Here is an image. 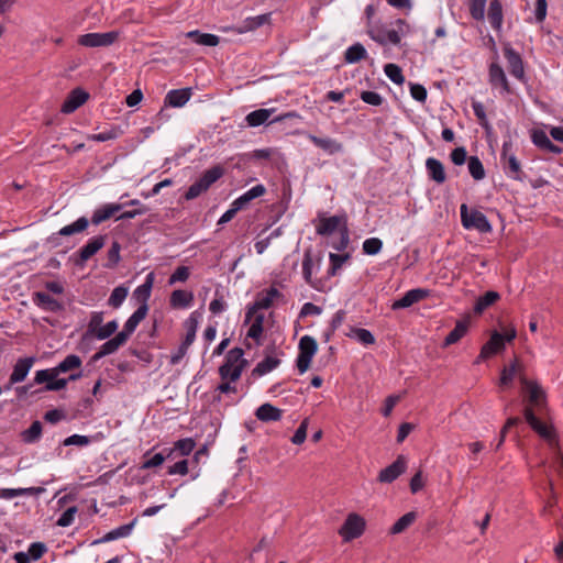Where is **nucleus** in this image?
<instances>
[{"instance_id": "obj_1", "label": "nucleus", "mask_w": 563, "mask_h": 563, "mask_svg": "<svg viewBox=\"0 0 563 563\" xmlns=\"http://www.w3.org/2000/svg\"><path fill=\"white\" fill-rule=\"evenodd\" d=\"M462 225L466 230L475 229L481 233H489L493 228L487 217L477 209L468 210L466 203H462L460 208Z\"/></svg>"}, {"instance_id": "obj_2", "label": "nucleus", "mask_w": 563, "mask_h": 563, "mask_svg": "<svg viewBox=\"0 0 563 563\" xmlns=\"http://www.w3.org/2000/svg\"><path fill=\"white\" fill-rule=\"evenodd\" d=\"M512 143L510 141L504 142L500 154V162L505 174L517 181H523L527 177L521 168L520 162L514 154H510Z\"/></svg>"}, {"instance_id": "obj_3", "label": "nucleus", "mask_w": 563, "mask_h": 563, "mask_svg": "<svg viewBox=\"0 0 563 563\" xmlns=\"http://www.w3.org/2000/svg\"><path fill=\"white\" fill-rule=\"evenodd\" d=\"M107 235H96L88 240L76 253L73 254V263L76 267H84L88 260L96 255L104 245Z\"/></svg>"}, {"instance_id": "obj_4", "label": "nucleus", "mask_w": 563, "mask_h": 563, "mask_svg": "<svg viewBox=\"0 0 563 563\" xmlns=\"http://www.w3.org/2000/svg\"><path fill=\"white\" fill-rule=\"evenodd\" d=\"M519 380L522 387L528 393V402L530 408H536L537 411L541 412L547 407V394L538 382L528 379L525 375L519 376Z\"/></svg>"}, {"instance_id": "obj_5", "label": "nucleus", "mask_w": 563, "mask_h": 563, "mask_svg": "<svg viewBox=\"0 0 563 563\" xmlns=\"http://www.w3.org/2000/svg\"><path fill=\"white\" fill-rule=\"evenodd\" d=\"M366 528L365 519L358 514L351 512L339 529V534L345 542L360 538Z\"/></svg>"}, {"instance_id": "obj_6", "label": "nucleus", "mask_w": 563, "mask_h": 563, "mask_svg": "<svg viewBox=\"0 0 563 563\" xmlns=\"http://www.w3.org/2000/svg\"><path fill=\"white\" fill-rule=\"evenodd\" d=\"M523 417L531 429L538 433L543 440L552 443L556 441L558 435L553 426H548L542 422L534 413V410L530 407L523 409Z\"/></svg>"}, {"instance_id": "obj_7", "label": "nucleus", "mask_w": 563, "mask_h": 563, "mask_svg": "<svg viewBox=\"0 0 563 563\" xmlns=\"http://www.w3.org/2000/svg\"><path fill=\"white\" fill-rule=\"evenodd\" d=\"M120 33L110 31L106 33H86L78 37L77 43L85 47H106L112 45Z\"/></svg>"}, {"instance_id": "obj_8", "label": "nucleus", "mask_w": 563, "mask_h": 563, "mask_svg": "<svg viewBox=\"0 0 563 563\" xmlns=\"http://www.w3.org/2000/svg\"><path fill=\"white\" fill-rule=\"evenodd\" d=\"M504 56L508 63L509 73L518 80L526 82L525 66L521 55L515 51L510 43H505L503 46Z\"/></svg>"}, {"instance_id": "obj_9", "label": "nucleus", "mask_w": 563, "mask_h": 563, "mask_svg": "<svg viewBox=\"0 0 563 563\" xmlns=\"http://www.w3.org/2000/svg\"><path fill=\"white\" fill-rule=\"evenodd\" d=\"M407 470V459L405 455L400 454L397 459L387 467L383 468L377 477V481L380 483L390 484L396 481L401 474H404Z\"/></svg>"}, {"instance_id": "obj_10", "label": "nucleus", "mask_w": 563, "mask_h": 563, "mask_svg": "<svg viewBox=\"0 0 563 563\" xmlns=\"http://www.w3.org/2000/svg\"><path fill=\"white\" fill-rule=\"evenodd\" d=\"M372 40L380 45L391 43L394 45L400 44L401 37L397 30H387L383 24H375L368 30Z\"/></svg>"}, {"instance_id": "obj_11", "label": "nucleus", "mask_w": 563, "mask_h": 563, "mask_svg": "<svg viewBox=\"0 0 563 563\" xmlns=\"http://www.w3.org/2000/svg\"><path fill=\"white\" fill-rule=\"evenodd\" d=\"M341 225H347V216L345 213L320 218L319 224L316 227V232L321 236H328L335 230L340 231Z\"/></svg>"}, {"instance_id": "obj_12", "label": "nucleus", "mask_w": 563, "mask_h": 563, "mask_svg": "<svg viewBox=\"0 0 563 563\" xmlns=\"http://www.w3.org/2000/svg\"><path fill=\"white\" fill-rule=\"evenodd\" d=\"M89 97L90 95L86 90L77 87L68 93L60 107V111L66 114L73 113L81 107Z\"/></svg>"}, {"instance_id": "obj_13", "label": "nucleus", "mask_w": 563, "mask_h": 563, "mask_svg": "<svg viewBox=\"0 0 563 563\" xmlns=\"http://www.w3.org/2000/svg\"><path fill=\"white\" fill-rule=\"evenodd\" d=\"M489 84L494 88H500L505 93H512L509 81L503 67L498 63H492L488 67Z\"/></svg>"}, {"instance_id": "obj_14", "label": "nucleus", "mask_w": 563, "mask_h": 563, "mask_svg": "<svg viewBox=\"0 0 563 563\" xmlns=\"http://www.w3.org/2000/svg\"><path fill=\"white\" fill-rule=\"evenodd\" d=\"M430 295L429 289L415 288L408 290L400 299L394 301L391 308L394 310L405 309L412 306L416 302L427 298Z\"/></svg>"}, {"instance_id": "obj_15", "label": "nucleus", "mask_w": 563, "mask_h": 563, "mask_svg": "<svg viewBox=\"0 0 563 563\" xmlns=\"http://www.w3.org/2000/svg\"><path fill=\"white\" fill-rule=\"evenodd\" d=\"M36 361L35 356L21 357L16 361L11 373V384H19L25 380L32 366Z\"/></svg>"}, {"instance_id": "obj_16", "label": "nucleus", "mask_w": 563, "mask_h": 563, "mask_svg": "<svg viewBox=\"0 0 563 563\" xmlns=\"http://www.w3.org/2000/svg\"><path fill=\"white\" fill-rule=\"evenodd\" d=\"M148 312V305L139 306L132 316L125 321L123 330L119 333L128 341L137 328L139 323L145 319Z\"/></svg>"}, {"instance_id": "obj_17", "label": "nucleus", "mask_w": 563, "mask_h": 563, "mask_svg": "<svg viewBox=\"0 0 563 563\" xmlns=\"http://www.w3.org/2000/svg\"><path fill=\"white\" fill-rule=\"evenodd\" d=\"M192 90L190 87L169 90L164 99L165 107L180 108L190 99Z\"/></svg>"}, {"instance_id": "obj_18", "label": "nucleus", "mask_w": 563, "mask_h": 563, "mask_svg": "<svg viewBox=\"0 0 563 563\" xmlns=\"http://www.w3.org/2000/svg\"><path fill=\"white\" fill-rule=\"evenodd\" d=\"M501 333L494 331L489 340L482 346L479 352V358H489L495 354L500 353L505 350V344Z\"/></svg>"}, {"instance_id": "obj_19", "label": "nucleus", "mask_w": 563, "mask_h": 563, "mask_svg": "<svg viewBox=\"0 0 563 563\" xmlns=\"http://www.w3.org/2000/svg\"><path fill=\"white\" fill-rule=\"evenodd\" d=\"M125 343L126 340L120 333H117L100 346L99 351L92 355L91 361L97 362L107 355L113 354Z\"/></svg>"}, {"instance_id": "obj_20", "label": "nucleus", "mask_w": 563, "mask_h": 563, "mask_svg": "<svg viewBox=\"0 0 563 563\" xmlns=\"http://www.w3.org/2000/svg\"><path fill=\"white\" fill-rule=\"evenodd\" d=\"M33 301L36 306L43 308L44 310L51 311V312H59L64 309V306L60 301L53 298L51 295L43 292V291H36L33 295Z\"/></svg>"}, {"instance_id": "obj_21", "label": "nucleus", "mask_w": 563, "mask_h": 563, "mask_svg": "<svg viewBox=\"0 0 563 563\" xmlns=\"http://www.w3.org/2000/svg\"><path fill=\"white\" fill-rule=\"evenodd\" d=\"M533 144L540 150L553 153L561 154L563 148L555 145L543 130H534L531 135Z\"/></svg>"}, {"instance_id": "obj_22", "label": "nucleus", "mask_w": 563, "mask_h": 563, "mask_svg": "<svg viewBox=\"0 0 563 563\" xmlns=\"http://www.w3.org/2000/svg\"><path fill=\"white\" fill-rule=\"evenodd\" d=\"M426 168L429 178L434 183L441 185L446 180L444 165L442 164L441 161L434 157H429L426 161Z\"/></svg>"}, {"instance_id": "obj_23", "label": "nucleus", "mask_w": 563, "mask_h": 563, "mask_svg": "<svg viewBox=\"0 0 563 563\" xmlns=\"http://www.w3.org/2000/svg\"><path fill=\"white\" fill-rule=\"evenodd\" d=\"M135 522H136V518H134L131 522H129L126 525H122V526L107 532L102 538L92 541L91 544L96 545V544H100V543H104V542H110V541L117 540L119 538H125V537L130 536V533L132 532V529L135 526Z\"/></svg>"}, {"instance_id": "obj_24", "label": "nucleus", "mask_w": 563, "mask_h": 563, "mask_svg": "<svg viewBox=\"0 0 563 563\" xmlns=\"http://www.w3.org/2000/svg\"><path fill=\"white\" fill-rule=\"evenodd\" d=\"M282 416L283 410L269 402L261 405L255 411V417L263 422L278 421Z\"/></svg>"}, {"instance_id": "obj_25", "label": "nucleus", "mask_w": 563, "mask_h": 563, "mask_svg": "<svg viewBox=\"0 0 563 563\" xmlns=\"http://www.w3.org/2000/svg\"><path fill=\"white\" fill-rule=\"evenodd\" d=\"M487 16L492 27L499 32L504 20L503 4L500 0H490Z\"/></svg>"}, {"instance_id": "obj_26", "label": "nucleus", "mask_w": 563, "mask_h": 563, "mask_svg": "<svg viewBox=\"0 0 563 563\" xmlns=\"http://www.w3.org/2000/svg\"><path fill=\"white\" fill-rule=\"evenodd\" d=\"M122 208H123L122 203H108V205H104L103 207L97 209L93 212V214L91 217L92 224L98 225V224L107 221L112 216H114L118 211H120Z\"/></svg>"}, {"instance_id": "obj_27", "label": "nucleus", "mask_w": 563, "mask_h": 563, "mask_svg": "<svg viewBox=\"0 0 563 563\" xmlns=\"http://www.w3.org/2000/svg\"><path fill=\"white\" fill-rule=\"evenodd\" d=\"M154 284V273L147 274L145 282L133 291V298L140 306L147 305Z\"/></svg>"}, {"instance_id": "obj_28", "label": "nucleus", "mask_w": 563, "mask_h": 563, "mask_svg": "<svg viewBox=\"0 0 563 563\" xmlns=\"http://www.w3.org/2000/svg\"><path fill=\"white\" fill-rule=\"evenodd\" d=\"M500 299V294L495 290H488L479 296L474 305V313L482 314L487 308L496 303Z\"/></svg>"}, {"instance_id": "obj_29", "label": "nucleus", "mask_w": 563, "mask_h": 563, "mask_svg": "<svg viewBox=\"0 0 563 563\" xmlns=\"http://www.w3.org/2000/svg\"><path fill=\"white\" fill-rule=\"evenodd\" d=\"M467 330L468 319L456 321L454 329L445 336L442 347H448L459 342L467 333Z\"/></svg>"}, {"instance_id": "obj_30", "label": "nucleus", "mask_w": 563, "mask_h": 563, "mask_svg": "<svg viewBox=\"0 0 563 563\" xmlns=\"http://www.w3.org/2000/svg\"><path fill=\"white\" fill-rule=\"evenodd\" d=\"M45 492L43 487L27 488H2L0 489V498L11 499L18 496H38Z\"/></svg>"}, {"instance_id": "obj_31", "label": "nucleus", "mask_w": 563, "mask_h": 563, "mask_svg": "<svg viewBox=\"0 0 563 563\" xmlns=\"http://www.w3.org/2000/svg\"><path fill=\"white\" fill-rule=\"evenodd\" d=\"M269 21H271V13H264V14H260L256 16H250V18H246L243 22V25L238 27L235 31L239 34L254 31V30L261 27L262 25L269 23Z\"/></svg>"}, {"instance_id": "obj_32", "label": "nucleus", "mask_w": 563, "mask_h": 563, "mask_svg": "<svg viewBox=\"0 0 563 563\" xmlns=\"http://www.w3.org/2000/svg\"><path fill=\"white\" fill-rule=\"evenodd\" d=\"M194 301L192 291L176 289L172 292L169 305L174 309L188 307Z\"/></svg>"}, {"instance_id": "obj_33", "label": "nucleus", "mask_w": 563, "mask_h": 563, "mask_svg": "<svg viewBox=\"0 0 563 563\" xmlns=\"http://www.w3.org/2000/svg\"><path fill=\"white\" fill-rule=\"evenodd\" d=\"M186 36L194 43L202 46H217L220 37L211 33H202L199 30L189 31Z\"/></svg>"}, {"instance_id": "obj_34", "label": "nucleus", "mask_w": 563, "mask_h": 563, "mask_svg": "<svg viewBox=\"0 0 563 563\" xmlns=\"http://www.w3.org/2000/svg\"><path fill=\"white\" fill-rule=\"evenodd\" d=\"M308 139L319 148L329 154H335L342 151V144L330 137H319L310 134Z\"/></svg>"}, {"instance_id": "obj_35", "label": "nucleus", "mask_w": 563, "mask_h": 563, "mask_svg": "<svg viewBox=\"0 0 563 563\" xmlns=\"http://www.w3.org/2000/svg\"><path fill=\"white\" fill-rule=\"evenodd\" d=\"M275 112V109H257L252 112H250L245 117V121L249 126L256 128L262 124H265L271 115Z\"/></svg>"}, {"instance_id": "obj_36", "label": "nucleus", "mask_w": 563, "mask_h": 563, "mask_svg": "<svg viewBox=\"0 0 563 563\" xmlns=\"http://www.w3.org/2000/svg\"><path fill=\"white\" fill-rule=\"evenodd\" d=\"M266 192V188L264 185H256L246 192H244L242 196L236 198L233 202L243 210L247 207V205L255 198L262 197Z\"/></svg>"}, {"instance_id": "obj_37", "label": "nucleus", "mask_w": 563, "mask_h": 563, "mask_svg": "<svg viewBox=\"0 0 563 563\" xmlns=\"http://www.w3.org/2000/svg\"><path fill=\"white\" fill-rule=\"evenodd\" d=\"M280 364V360L274 356L266 355L257 365L252 369L251 376L256 378L263 376Z\"/></svg>"}, {"instance_id": "obj_38", "label": "nucleus", "mask_w": 563, "mask_h": 563, "mask_svg": "<svg viewBox=\"0 0 563 563\" xmlns=\"http://www.w3.org/2000/svg\"><path fill=\"white\" fill-rule=\"evenodd\" d=\"M520 371L518 360L515 358L508 366L500 372L499 386L506 388L512 385L516 374Z\"/></svg>"}, {"instance_id": "obj_39", "label": "nucleus", "mask_w": 563, "mask_h": 563, "mask_svg": "<svg viewBox=\"0 0 563 563\" xmlns=\"http://www.w3.org/2000/svg\"><path fill=\"white\" fill-rule=\"evenodd\" d=\"M224 175V168L220 164L212 166L205 170L199 177L203 183V186L208 190L216 181H218Z\"/></svg>"}, {"instance_id": "obj_40", "label": "nucleus", "mask_w": 563, "mask_h": 563, "mask_svg": "<svg viewBox=\"0 0 563 563\" xmlns=\"http://www.w3.org/2000/svg\"><path fill=\"white\" fill-rule=\"evenodd\" d=\"M42 431H43V426H42L41 421L35 420L31 423V426L27 429H25L21 432V434H20L21 440L27 444L35 443L41 439Z\"/></svg>"}, {"instance_id": "obj_41", "label": "nucleus", "mask_w": 563, "mask_h": 563, "mask_svg": "<svg viewBox=\"0 0 563 563\" xmlns=\"http://www.w3.org/2000/svg\"><path fill=\"white\" fill-rule=\"evenodd\" d=\"M89 225V220L86 217L78 218L75 222L62 228L57 235L69 236L76 233L84 232Z\"/></svg>"}, {"instance_id": "obj_42", "label": "nucleus", "mask_w": 563, "mask_h": 563, "mask_svg": "<svg viewBox=\"0 0 563 563\" xmlns=\"http://www.w3.org/2000/svg\"><path fill=\"white\" fill-rule=\"evenodd\" d=\"M417 519L416 511H409L401 516L390 528V534H399L409 528Z\"/></svg>"}, {"instance_id": "obj_43", "label": "nucleus", "mask_w": 563, "mask_h": 563, "mask_svg": "<svg viewBox=\"0 0 563 563\" xmlns=\"http://www.w3.org/2000/svg\"><path fill=\"white\" fill-rule=\"evenodd\" d=\"M367 52L361 43L351 45L344 54V60L349 64H355L366 58Z\"/></svg>"}, {"instance_id": "obj_44", "label": "nucleus", "mask_w": 563, "mask_h": 563, "mask_svg": "<svg viewBox=\"0 0 563 563\" xmlns=\"http://www.w3.org/2000/svg\"><path fill=\"white\" fill-rule=\"evenodd\" d=\"M124 206H131V207H137L136 209L134 208H131V210H126L124 212H122L118 218L117 220H128V219H133L135 218L136 216H142V214H145L147 211H148V208L144 205H142L140 202V200L137 199H132L125 203H123V207Z\"/></svg>"}, {"instance_id": "obj_45", "label": "nucleus", "mask_w": 563, "mask_h": 563, "mask_svg": "<svg viewBox=\"0 0 563 563\" xmlns=\"http://www.w3.org/2000/svg\"><path fill=\"white\" fill-rule=\"evenodd\" d=\"M81 364V358L78 355L69 354L54 368L57 375H59L60 373H67L73 369L80 368Z\"/></svg>"}, {"instance_id": "obj_46", "label": "nucleus", "mask_w": 563, "mask_h": 563, "mask_svg": "<svg viewBox=\"0 0 563 563\" xmlns=\"http://www.w3.org/2000/svg\"><path fill=\"white\" fill-rule=\"evenodd\" d=\"M120 251L121 244L118 241H113L107 253V262L103 264L106 268L112 269L118 266L121 261Z\"/></svg>"}, {"instance_id": "obj_47", "label": "nucleus", "mask_w": 563, "mask_h": 563, "mask_svg": "<svg viewBox=\"0 0 563 563\" xmlns=\"http://www.w3.org/2000/svg\"><path fill=\"white\" fill-rule=\"evenodd\" d=\"M346 335L357 339V341L364 345H372L375 343V336L369 330L366 329L352 327Z\"/></svg>"}, {"instance_id": "obj_48", "label": "nucleus", "mask_w": 563, "mask_h": 563, "mask_svg": "<svg viewBox=\"0 0 563 563\" xmlns=\"http://www.w3.org/2000/svg\"><path fill=\"white\" fill-rule=\"evenodd\" d=\"M467 167L471 176L475 180H482L485 177V168L478 156H470L467 159Z\"/></svg>"}, {"instance_id": "obj_49", "label": "nucleus", "mask_w": 563, "mask_h": 563, "mask_svg": "<svg viewBox=\"0 0 563 563\" xmlns=\"http://www.w3.org/2000/svg\"><path fill=\"white\" fill-rule=\"evenodd\" d=\"M122 134H123V131L120 126H111L110 130H107V131H103L100 133H96V134H91L88 136V139L91 141H95V142H107L110 140H115L119 136H121Z\"/></svg>"}, {"instance_id": "obj_50", "label": "nucleus", "mask_w": 563, "mask_h": 563, "mask_svg": "<svg viewBox=\"0 0 563 563\" xmlns=\"http://www.w3.org/2000/svg\"><path fill=\"white\" fill-rule=\"evenodd\" d=\"M219 375L222 380L235 383L240 379L242 372L240 368L235 367V365L230 366L228 364H222L219 367Z\"/></svg>"}, {"instance_id": "obj_51", "label": "nucleus", "mask_w": 563, "mask_h": 563, "mask_svg": "<svg viewBox=\"0 0 563 563\" xmlns=\"http://www.w3.org/2000/svg\"><path fill=\"white\" fill-rule=\"evenodd\" d=\"M128 294H129L128 287H125L123 285L115 287L112 290V292L108 299L109 306H111L113 308H119L125 300Z\"/></svg>"}, {"instance_id": "obj_52", "label": "nucleus", "mask_w": 563, "mask_h": 563, "mask_svg": "<svg viewBox=\"0 0 563 563\" xmlns=\"http://www.w3.org/2000/svg\"><path fill=\"white\" fill-rule=\"evenodd\" d=\"M487 0H468V10L472 19L483 21Z\"/></svg>"}, {"instance_id": "obj_53", "label": "nucleus", "mask_w": 563, "mask_h": 563, "mask_svg": "<svg viewBox=\"0 0 563 563\" xmlns=\"http://www.w3.org/2000/svg\"><path fill=\"white\" fill-rule=\"evenodd\" d=\"M298 349H299V352L302 354H307V355L311 354V356H314L318 351V343L314 338H312L310 335H303L299 340Z\"/></svg>"}, {"instance_id": "obj_54", "label": "nucleus", "mask_w": 563, "mask_h": 563, "mask_svg": "<svg viewBox=\"0 0 563 563\" xmlns=\"http://www.w3.org/2000/svg\"><path fill=\"white\" fill-rule=\"evenodd\" d=\"M386 76L396 85H402L405 82V76L401 68L393 63L386 64L384 67Z\"/></svg>"}, {"instance_id": "obj_55", "label": "nucleus", "mask_w": 563, "mask_h": 563, "mask_svg": "<svg viewBox=\"0 0 563 563\" xmlns=\"http://www.w3.org/2000/svg\"><path fill=\"white\" fill-rule=\"evenodd\" d=\"M264 314L257 313L247 331V336L254 340H258L264 331Z\"/></svg>"}, {"instance_id": "obj_56", "label": "nucleus", "mask_w": 563, "mask_h": 563, "mask_svg": "<svg viewBox=\"0 0 563 563\" xmlns=\"http://www.w3.org/2000/svg\"><path fill=\"white\" fill-rule=\"evenodd\" d=\"M472 108H473L474 114L477 118L481 126L483 129H485L487 132H489L492 126L487 120L484 104L479 101L473 100Z\"/></svg>"}, {"instance_id": "obj_57", "label": "nucleus", "mask_w": 563, "mask_h": 563, "mask_svg": "<svg viewBox=\"0 0 563 563\" xmlns=\"http://www.w3.org/2000/svg\"><path fill=\"white\" fill-rule=\"evenodd\" d=\"M312 266H313V260H312L311 250H306L303 253V260H302V275H303L306 283H308L311 286H313L312 280H311Z\"/></svg>"}, {"instance_id": "obj_58", "label": "nucleus", "mask_w": 563, "mask_h": 563, "mask_svg": "<svg viewBox=\"0 0 563 563\" xmlns=\"http://www.w3.org/2000/svg\"><path fill=\"white\" fill-rule=\"evenodd\" d=\"M118 322L117 320H111L107 322L104 325H101L96 333L93 334L95 338L98 340H106L109 339L112 334H114L118 330Z\"/></svg>"}, {"instance_id": "obj_59", "label": "nucleus", "mask_w": 563, "mask_h": 563, "mask_svg": "<svg viewBox=\"0 0 563 563\" xmlns=\"http://www.w3.org/2000/svg\"><path fill=\"white\" fill-rule=\"evenodd\" d=\"M104 313L103 311H93L90 316L87 332L84 336L91 335L102 325Z\"/></svg>"}, {"instance_id": "obj_60", "label": "nucleus", "mask_w": 563, "mask_h": 563, "mask_svg": "<svg viewBox=\"0 0 563 563\" xmlns=\"http://www.w3.org/2000/svg\"><path fill=\"white\" fill-rule=\"evenodd\" d=\"M195 446L196 442L192 438L180 439L174 443L175 450L179 451L183 456L189 455L194 451Z\"/></svg>"}, {"instance_id": "obj_61", "label": "nucleus", "mask_w": 563, "mask_h": 563, "mask_svg": "<svg viewBox=\"0 0 563 563\" xmlns=\"http://www.w3.org/2000/svg\"><path fill=\"white\" fill-rule=\"evenodd\" d=\"M58 375L55 368L40 369L35 373V377L33 379V384L37 385H48V382H52L53 378H56Z\"/></svg>"}, {"instance_id": "obj_62", "label": "nucleus", "mask_w": 563, "mask_h": 563, "mask_svg": "<svg viewBox=\"0 0 563 563\" xmlns=\"http://www.w3.org/2000/svg\"><path fill=\"white\" fill-rule=\"evenodd\" d=\"M383 249V242L378 238H369L363 243V252L366 255H376Z\"/></svg>"}, {"instance_id": "obj_63", "label": "nucleus", "mask_w": 563, "mask_h": 563, "mask_svg": "<svg viewBox=\"0 0 563 563\" xmlns=\"http://www.w3.org/2000/svg\"><path fill=\"white\" fill-rule=\"evenodd\" d=\"M206 191L207 189L203 186V183L201 181L200 178H198L192 185L189 186L187 191L184 194V198L186 200H192Z\"/></svg>"}, {"instance_id": "obj_64", "label": "nucleus", "mask_w": 563, "mask_h": 563, "mask_svg": "<svg viewBox=\"0 0 563 563\" xmlns=\"http://www.w3.org/2000/svg\"><path fill=\"white\" fill-rule=\"evenodd\" d=\"M47 552V547L44 542H33L30 544L27 555L32 561H38Z\"/></svg>"}]
</instances>
